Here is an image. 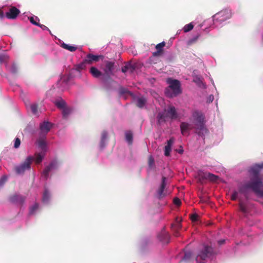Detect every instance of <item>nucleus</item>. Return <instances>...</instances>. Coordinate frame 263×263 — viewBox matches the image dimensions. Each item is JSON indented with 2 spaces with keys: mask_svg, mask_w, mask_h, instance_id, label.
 <instances>
[{
  "mask_svg": "<svg viewBox=\"0 0 263 263\" xmlns=\"http://www.w3.org/2000/svg\"><path fill=\"white\" fill-rule=\"evenodd\" d=\"M263 182L260 178H251L250 181L241 186L239 192L243 194L247 199L248 189H251L256 195L263 196Z\"/></svg>",
  "mask_w": 263,
  "mask_h": 263,
  "instance_id": "nucleus-1",
  "label": "nucleus"
},
{
  "mask_svg": "<svg viewBox=\"0 0 263 263\" xmlns=\"http://www.w3.org/2000/svg\"><path fill=\"white\" fill-rule=\"evenodd\" d=\"M213 254V249L208 246L203 245L198 251L196 260L198 263H204L207 258L210 257Z\"/></svg>",
  "mask_w": 263,
  "mask_h": 263,
  "instance_id": "nucleus-2",
  "label": "nucleus"
},
{
  "mask_svg": "<svg viewBox=\"0 0 263 263\" xmlns=\"http://www.w3.org/2000/svg\"><path fill=\"white\" fill-rule=\"evenodd\" d=\"M231 17V10L229 9H225L214 14L213 16V19L214 23H222L230 19Z\"/></svg>",
  "mask_w": 263,
  "mask_h": 263,
  "instance_id": "nucleus-3",
  "label": "nucleus"
},
{
  "mask_svg": "<svg viewBox=\"0 0 263 263\" xmlns=\"http://www.w3.org/2000/svg\"><path fill=\"white\" fill-rule=\"evenodd\" d=\"M193 117L195 120V125L197 129L200 131H206L203 114L200 111H195L193 114Z\"/></svg>",
  "mask_w": 263,
  "mask_h": 263,
  "instance_id": "nucleus-4",
  "label": "nucleus"
},
{
  "mask_svg": "<svg viewBox=\"0 0 263 263\" xmlns=\"http://www.w3.org/2000/svg\"><path fill=\"white\" fill-rule=\"evenodd\" d=\"M33 160V157L29 156L21 164L15 166L14 170L16 173L18 175L23 174L26 170H29L30 165Z\"/></svg>",
  "mask_w": 263,
  "mask_h": 263,
  "instance_id": "nucleus-5",
  "label": "nucleus"
},
{
  "mask_svg": "<svg viewBox=\"0 0 263 263\" xmlns=\"http://www.w3.org/2000/svg\"><path fill=\"white\" fill-rule=\"evenodd\" d=\"M170 87L173 90V93L170 95V97H173L181 93L180 83L177 80H171L169 82Z\"/></svg>",
  "mask_w": 263,
  "mask_h": 263,
  "instance_id": "nucleus-6",
  "label": "nucleus"
},
{
  "mask_svg": "<svg viewBox=\"0 0 263 263\" xmlns=\"http://www.w3.org/2000/svg\"><path fill=\"white\" fill-rule=\"evenodd\" d=\"M20 13V11L15 7H12L9 9V10L6 12V17L10 20L15 19Z\"/></svg>",
  "mask_w": 263,
  "mask_h": 263,
  "instance_id": "nucleus-7",
  "label": "nucleus"
},
{
  "mask_svg": "<svg viewBox=\"0 0 263 263\" xmlns=\"http://www.w3.org/2000/svg\"><path fill=\"white\" fill-rule=\"evenodd\" d=\"M167 117L171 120H175L178 118V114L175 107L173 106H169L167 109H165Z\"/></svg>",
  "mask_w": 263,
  "mask_h": 263,
  "instance_id": "nucleus-8",
  "label": "nucleus"
},
{
  "mask_svg": "<svg viewBox=\"0 0 263 263\" xmlns=\"http://www.w3.org/2000/svg\"><path fill=\"white\" fill-rule=\"evenodd\" d=\"M181 219L178 217H176L175 222L171 225L172 230L174 232V234L176 237H178L179 235V230L181 228Z\"/></svg>",
  "mask_w": 263,
  "mask_h": 263,
  "instance_id": "nucleus-9",
  "label": "nucleus"
},
{
  "mask_svg": "<svg viewBox=\"0 0 263 263\" xmlns=\"http://www.w3.org/2000/svg\"><path fill=\"white\" fill-rule=\"evenodd\" d=\"M115 68V62L112 61H106L105 62V67L104 71L105 73L109 76L112 74V71Z\"/></svg>",
  "mask_w": 263,
  "mask_h": 263,
  "instance_id": "nucleus-10",
  "label": "nucleus"
},
{
  "mask_svg": "<svg viewBox=\"0 0 263 263\" xmlns=\"http://www.w3.org/2000/svg\"><path fill=\"white\" fill-rule=\"evenodd\" d=\"M165 180L166 178L165 177H163L161 184L157 190V197L159 199L163 198L166 195V193L164 191V189L166 186Z\"/></svg>",
  "mask_w": 263,
  "mask_h": 263,
  "instance_id": "nucleus-11",
  "label": "nucleus"
},
{
  "mask_svg": "<svg viewBox=\"0 0 263 263\" xmlns=\"http://www.w3.org/2000/svg\"><path fill=\"white\" fill-rule=\"evenodd\" d=\"M52 124L49 122H44L40 124V128L41 134L45 136L51 129Z\"/></svg>",
  "mask_w": 263,
  "mask_h": 263,
  "instance_id": "nucleus-12",
  "label": "nucleus"
},
{
  "mask_svg": "<svg viewBox=\"0 0 263 263\" xmlns=\"http://www.w3.org/2000/svg\"><path fill=\"white\" fill-rule=\"evenodd\" d=\"M9 200L12 203L22 204L25 201V197L20 195L15 194L10 197Z\"/></svg>",
  "mask_w": 263,
  "mask_h": 263,
  "instance_id": "nucleus-13",
  "label": "nucleus"
},
{
  "mask_svg": "<svg viewBox=\"0 0 263 263\" xmlns=\"http://www.w3.org/2000/svg\"><path fill=\"white\" fill-rule=\"evenodd\" d=\"M263 168V163L255 165L251 168V173L253 175L252 178H259V173Z\"/></svg>",
  "mask_w": 263,
  "mask_h": 263,
  "instance_id": "nucleus-14",
  "label": "nucleus"
},
{
  "mask_svg": "<svg viewBox=\"0 0 263 263\" xmlns=\"http://www.w3.org/2000/svg\"><path fill=\"white\" fill-rule=\"evenodd\" d=\"M175 139L173 137H171L167 141V145L165 146L164 155L166 156L170 155V152L172 149V146L174 143Z\"/></svg>",
  "mask_w": 263,
  "mask_h": 263,
  "instance_id": "nucleus-15",
  "label": "nucleus"
},
{
  "mask_svg": "<svg viewBox=\"0 0 263 263\" xmlns=\"http://www.w3.org/2000/svg\"><path fill=\"white\" fill-rule=\"evenodd\" d=\"M165 46V42H162L159 44H158L156 46V48L157 49V51L153 53V55L154 57H159L161 55L163 51V47Z\"/></svg>",
  "mask_w": 263,
  "mask_h": 263,
  "instance_id": "nucleus-16",
  "label": "nucleus"
},
{
  "mask_svg": "<svg viewBox=\"0 0 263 263\" xmlns=\"http://www.w3.org/2000/svg\"><path fill=\"white\" fill-rule=\"evenodd\" d=\"M200 175L202 178L206 179H209V180L213 182H216L218 178V177L217 176H216L210 173H202Z\"/></svg>",
  "mask_w": 263,
  "mask_h": 263,
  "instance_id": "nucleus-17",
  "label": "nucleus"
},
{
  "mask_svg": "<svg viewBox=\"0 0 263 263\" xmlns=\"http://www.w3.org/2000/svg\"><path fill=\"white\" fill-rule=\"evenodd\" d=\"M100 57L101 56L88 54L85 59V62H87L88 64H91L93 62H98Z\"/></svg>",
  "mask_w": 263,
  "mask_h": 263,
  "instance_id": "nucleus-18",
  "label": "nucleus"
},
{
  "mask_svg": "<svg viewBox=\"0 0 263 263\" xmlns=\"http://www.w3.org/2000/svg\"><path fill=\"white\" fill-rule=\"evenodd\" d=\"M136 105L140 108H142L147 102V100L144 97H138L136 99Z\"/></svg>",
  "mask_w": 263,
  "mask_h": 263,
  "instance_id": "nucleus-19",
  "label": "nucleus"
},
{
  "mask_svg": "<svg viewBox=\"0 0 263 263\" xmlns=\"http://www.w3.org/2000/svg\"><path fill=\"white\" fill-rule=\"evenodd\" d=\"M107 136L108 134L105 130L103 131L102 133H101V138L100 144V147L101 148H103L106 145Z\"/></svg>",
  "mask_w": 263,
  "mask_h": 263,
  "instance_id": "nucleus-20",
  "label": "nucleus"
},
{
  "mask_svg": "<svg viewBox=\"0 0 263 263\" xmlns=\"http://www.w3.org/2000/svg\"><path fill=\"white\" fill-rule=\"evenodd\" d=\"M159 239L163 243H168L169 242L170 236L168 234L165 232H162L159 235Z\"/></svg>",
  "mask_w": 263,
  "mask_h": 263,
  "instance_id": "nucleus-21",
  "label": "nucleus"
},
{
  "mask_svg": "<svg viewBox=\"0 0 263 263\" xmlns=\"http://www.w3.org/2000/svg\"><path fill=\"white\" fill-rule=\"evenodd\" d=\"M180 127L182 135H184L186 132L192 129L191 125L186 122H182Z\"/></svg>",
  "mask_w": 263,
  "mask_h": 263,
  "instance_id": "nucleus-22",
  "label": "nucleus"
},
{
  "mask_svg": "<svg viewBox=\"0 0 263 263\" xmlns=\"http://www.w3.org/2000/svg\"><path fill=\"white\" fill-rule=\"evenodd\" d=\"M166 117H167V116L165 112H159L157 117L158 124L161 125L162 123H164L165 122Z\"/></svg>",
  "mask_w": 263,
  "mask_h": 263,
  "instance_id": "nucleus-23",
  "label": "nucleus"
},
{
  "mask_svg": "<svg viewBox=\"0 0 263 263\" xmlns=\"http://www.w3.org/2000/svg\"><path fill=\"white\" fill-rule=\"evenodd\" d=\"M54 163H50V164L46 166L42 173V176L45 178V179H47L49 176V174L51 170H52V166Z\"/></svg>",
  "mask_w": 263,
  "mask_h": 263,
  "instance_id": "nucleus-24",
  "label": "nucleus"
},
{
  "mask_svg": "<svg viewBox=\"0 0 263 263\" xmlns=\"http://www.w3.org/2000/svg\"><path fill=\"white\" fill-rule=\"evenodd\" d=\"M37 144L44 151L46 150V142L43 138H40L37 140Z\"/></svg>",
  "mask_w": 263,
  "mask_h": 263,
  "instance_id": "nucleus-25",
  "label": "nucleus"
},
{
  "mask_svg": "<svg viewBox=\"0 0 263 263\" xmlns=\"http://www.w3.org/2000/svg\"><path fill=\"white\" fill-rule=\"evenodd\" d=\"M90 72L95 78H99L102 74L101 72L95 67H91L90 68Z\"/></svg>",
  "mask_w": 263,
  "mask_h": 263,
  "instance_id": "nucleus-26",
  "label": "nucleus"
},
{
  "mask_svg": "<svg viewBox=\"0 0 263 263\" xmlns=\"http://www.w3.org/2000/svg\"><path fill=\"white\" fill-rule=\"evenodd\" d=\"M45 156V152L41 153H36L35 154V161L36 163L39 164L41 163Z\"/></svg>",
  "mask_w": 263,
  "mask_h": 263,
  "instance_id": "nucleus-27",
  "label": "nucleus"
},
{
  "mask_svg": "<svg viewBox=\"0 0 263 263\" xmlns=\"http://www.w3.org/2000/svg\"><path fill=\"white\" fill-rule=\"evenodd\" d=\"M87 64H88V63L87 62H85V59L83 62L75 66V69L77 71H80L81 70L85 69Z\"/></svg>",
  "mask_w": 263,
  "mask_h": 263,
  "instance_id": "nucleus-28",
  "label": "nucleus"
},
{
  "mask_svg": "<svg viewBox=\"0 0 263 263\" xmlns=\"http://www.w3.org/2000/svg\"><path fill=\"white\" fill-rule=\"evenodd\" d=\"M61 46L64 49L69 50L71 52H73L76 51L77 49V47L76 46L70 45L65 43H63Z\"/></svg>",
  "mask_w": 263,
  "mask_h": 263,
  "instance_id": "nucleus-29",
  "label": "nucleus"
},
{
  "mask_svg": "<svg viewBox=\"0 0 263 263\" xmlns=\"http://www.w3.org/2000/svg\"><path fill=\"white\" fill-rule=\"evenodd\" d=\"M125 138L126 141L129 144H132L133 136V133L130 130H127L125 132Z\"/></svg>",
  "mask_w": 263,
  "mask_h": 263,
  "instance_id": "nucleus-30",
  "label": "nucleus"
},
{
  "mask_svg": "<svg viewBox=\"0 0 263 263\" xmlns=\"http://www.w3.org/2000/svg\"><path fill=\"white\" fill-rule=\"evenodd\" d=\"M62 110V116L63 118L64 119H67L68 116L71 112V109L69 107H66L64 108Z\"/></svg>",
  "mask_w": 263,
  "mask_h": 263,
  "instance_id": "nucleus-31",
  "label": "nucleus"
},
{
  "mask_svg": "<svg viewBox=\"0 0 263 263\" xmlns=\"http://www.w3.org/2000/svg\"><path fill=\"white\" fill-rule=\"evenodd\" d=\"M119 93H120V95H125V94H128V95H129L131 96H134V94L132 92L129 91L128 90V89H127L126 88H124L123 87H120L119 88Z\"/></svg>",
  "mask_w": 263,
  "mask_h": 263,
  "instance_id": "nucleus-32",
  "label": "nucleus"
},
{
  "mask_svg": "<svg viewBox=\"0 0 263 263\" xmlns=\"http://www.w3.org/2000/svg\"><path fill=\"white\" fill-rule=\"evenodd\" d=\"M55 104L57 107L61 109H62L66 107V102L63 100L56 101Z\"/></svg>",
  "mask_w": 263,
  "mask_h": 263,
  "instance_id": "nucleus-33",
  "label": "nucleus"
},
{
  "mask_svg": "<svg viewBox=\"0 0 263 263\" xmlns=\"http://www.w3.org/2000/svg\"><path fill=\"white\" fill-rule=\"evenodd\" d=\"M39 205L37 203H35L32 206L30 207L29 210V214L33 215L35 213L36 210L38 209Z\"/></svg>",
  "mask_w": 263,
  "mask_h": 263,
  "instance_id": "nucleus-34",
  "label": "nucleus"
},
{
  "mask_svg": "<svg viewBox=\"0 0 263 263\" xmlns=\"http://www.w3.org/2000/svg\"><path fill=\"white\" fill-rule=\"evenodd\" d=\"M30 109L32 113L34 115L38 114V106L36 104H32L30 105Z\"/></svg>",
  "mask_w": 263,
  "mask_h": 263,
  "instance_id": "nucleus-35",
  "label": "nucleus"
},
{
  "mask_svg": "<svg viewBox=\"0 0 263 263\" xmlns=\"http://www.w3.org/2000/svg\"><path fill=\"white\" fill-rule=\"evenodd\" d=\"M193 27H194V25H193V24L190 23L187 25H185L184 26L183 30L184 32H187L191 31V30H192Z\"/></svg>",
  "mask_w": 263,
  "mask_h": 263,
  "instance_id": "nucleus-36",
  "label": "nucleus"
},
{
  "mask_svg": "<svg viewBox=\"0 0 263 263\" xmlns=\"http://www.w3.org/2000/svg\"><path fill=\"white\" fill-rule=\"evenodd\" d=\"M50 198V194L47 190H45L43 197V201L44 202H47Z\"/></svg>",
  "mask_w": 263,
  "mask_h": 263,
  "instance_id": "nucleus-37",
  "label": "nucleus"
},
{
  "mask_svg": "<svg viewBox=\"0 0 263 263\" xmlns=\"http://www.w3.org/2000/svg\"><path fill=\"white\" fill-rule=\"evenodd\" d=\"M148 166L151 168H153L155 165V161L154 158L150 156L148 161Z\"/></svg>",
  "mask_w": 263,
  "mask_h": 263,
  "instance_id": "nucleus-38",
  "label": "nucleus"
},
{
  "mask_svg": "<svg viewBox=\"0 0 263 263\" xmlns=\"http://www.w3.org/2000/svg\"><path fill=\"white\" fill-rule=\"evenodd\" d=\"M239 209L240 210L243 212V213H246L247 212V209H246V205L242 203V202L241 201H240V203H239Z\"/></svg>",
  "mask_w": 263,
  "mask_h": 263,
  "instance_id": "nucleus-39",
  "label": "nucleus"
},
{
  "mask_svg": "<svg viewBox=\"0 0 263 263\" xmlns=\"http://www.w3.org/2000/svg\"><path fill=\"white\" fill-rule=\"evenodd\" d=\"M20 144H21V140H20V139L18 138H16L15 139L14 147L15 148H17L18 147H19Z\"/></svg>",
  "mask_w": 263,
  "mask_h": 263,
  "instance_id": "nucleus-40",
  "label": "nucleus"
},
{
  "mask_svg": "<svg viewBox=\"0 0 263 263\" xmlns=\"http://www.w3.org/2000/svg\"><path fill=\"white\" fill-rule=\"evenodd\" d=\"M192 256V253L191 252H185L183 257L184 260H189Z\"/></svg>",
  "mask_w": 263,
  "mask_h": 263,
  "instance_id": "nucleus-41",
  "label": "nucleus"
},
{
  "mask_svg": "<svg viewBox=\"0 0 263 263\" xmlns=\"http://www.w3.org/2000/svg\"><path fill=\"white\" fill-rule=\"evenodd\" d=\"M17 67H16V66L14 64L13 65L11 69V72L13 74H16L17 73Z\"/></svg>",
  "mask_w": 263,
  "mask_h": 263,
  "instance_id": "nucleus-42",
  "label": "nucleus"
},
{
  "mask_svg": "<svg viewBox=\"0 0 263 263\" xmlns=\"http://www.w3.org/2000/svg\"><path fill=\"white\" fill-rule=\"evenodd\" d=\"M198 215L197 214H193L191 216V219L193 221H196L198 220Z\"/></svg>",
  "mask_w": 263,
  "mask_h": 263,
  "instance_id": "nucleus-43",
  "label": "nucleus"
},
{
  "mask_svg": "<svg viewBox=\"0 0 263 263\" xmlns=\"http://www.w3.org/2000/svg\"><path fill=\"white\" fill-rule=\"evenodd\" d=\"M7 59L6 55L2 54H0V63H2L5 62Z\"/></svg>",
  "mask_w": 263,
  "mask_h": 263,
  "instance_id": "nucleus-44",
  "label": "nucleus"
},
{
  "mask_svg": "<svg viewBox=\"0 0 263 263\" xmlns=\"http://www.w3.org/2000/svg\"><path fill=\"white\" fill-rule=\"evenodd\" d=\"M238 192L235 191L231 196V199L233 200H236L238 197Z\"/></svg>",
  "mask_w": 263,
  "mask_h": 263,
  "instance_id": "nucleus-45",
  "label": "nucleus"
},
{
  "mask_svg": "<svg viewBox=\"0 0 263 263\" xmlns=\"http://www.w3.org/2000/svg\"><path fill=\"white\" fill-rule=\"evenodd\" d=\"M29 20L30 23H32V24L36 25V26L39 25V23L34 20V18L33 17L31 16V17H29Z\"/></svg>",
  "mask_w": 263,
  "mask_h": 263,
  "instance_id": "nucleus-46",
  "label": "nucleus"
},
{
  "mask_svg": "<svg viewBox=\"0 0 263 263\" xmlns=\"http://www.w3.org/2000/svg\"><path fill=\"white\" fill-rule=\"evenodd\" d=\"M37 26L40 27L41 28H42L44 30H48L51 33L50 30L45 25H42V24H41L39 23V25H37Z\"/></svg>",
  "mask_w": 263,
  "mask_h": 263,
  "instance_id": "nucleus-47",
  "label": "nucleus"
},
{
  "mask_svg": "<svg viewBox=\"0 0 263 263\" xmlns=\"http://www.w3.org/2000/svg\"><path fill=\"white\" fill-rule=\"evenodd\" d=\"M174 203L176 205H180L181 204V201L179 198H175L174 199Z\"/></svg>",
  "mask_w": 263,
  "mask_h": 263,
  "instance_id": "nucleus-48",
  "label": "nucleus"
},
{
  "mask_svg": "<svg viewBox=\"0 0 263 263\" xmlns=\"http://www.w3.org/2000/svg\"><path fill=\"white\" fill-rule=\"evenodd\" d=\"M6 181V177L5 176H3L1 179H0V187L3 185V184L5 183V182Z\"/></svg>",
  "mask_w": 263,
  "mask_h": 263,
  "instance_id": "nucleus-49",
  "label": "nucleus"
},
{
  "mask_svg": "<svg viewBox=\"0 0 263 263\" xmlns=\"http://www.w3.org/2000/svg\"><path fill=\"white\" fill-rule=\"evenodd\" d=\"M50 163H54L52 166V169L53 168H57L58 167V163L57 161H53Z\"/></svg>",
  "mask_w": 263,
  "mask_h": 263,
  "instance_id": "nucleus-50",
  "label": "nucleus"
},
{
  "mask_svg": "<svg viewBox=\"0 0 263 263\" xmlns=\"http://www.w3.org/2000/svg\"><path fill=\"white\" fill-rule=\"evenodd\" d=\"M129 67H130L129 65L124 66L122 68V71L124 73L126 72L127 71V70L128 69V68H129Z\"/></svg>",
  "mask_w": 263,
  "mask_h": 263,
  "instance_id": "nucleus-51",
  "label": "nucleus"
},
{
  "mask_svg": "<svg viewBox=\"0 0 263 263\" xmlns=\"http://www.w3.org/2000/svg\"><path fill=\"white\" fill-rule=\"evenodd\" d=\"M5 16H6L5 14H4V11L2 10V9H0V18H4Z\"/></svg>",
  "mask_w": 263,
  "mask_h": 263,
  "instance_id": "nucleus-52",
  "label": "nucleus"
},
{
  "mask_svg": "<svg viewBox=\"0 0 263 263\" xmlns=\"http://www.w3.org/2000/svg\"><path fill=\"white\" fill-rule=\"evenodd\" d=\"M225 242V240L224 239H222V240H220L218 241V243L219 245H221L222 244H223Z\"/></svg>",
  "mask_w": 263,
  "mask_h": 263,
  "instance_id": "nucleus-53",
  "label": "nucleus"
},
{
  "mask_svg": "<svg viewBox=\"0 0 263 263\" xmlns=\"http://www.w3.org/2000/svg\"><path fill=\"white\" fill-rule=\"evenodd\" d=\"M178 152L179 154H182V153H183V149H179V150L178 151Z\"/></svg>",
  "mask_w": 263,
  "mask_h": 263,
  "instance_id": "nucleus-54",
  "label": "nucleus"
},
{
  "mask_svg": "<svg viewBox=\"0 0 263 263\" xmlns=\"http://www.w3.org/2000/svg\"><path fill=\"white\" fill-rule=\"evenodd\" d=\"M194 82H201V80L199 78L197 79V80H194Z\"/></svg>",
  "mask_w": 263,
  "mask_h": 263,
  "instance_id": "nucleus-55",
  "label": "nucleus"
},
{
  "mask_svg": "<svg viewBox=\"0 0 263 263\" xmlns=\"http://www.w3.org/2000/svg\"><path fill=\"white\" fill-rule=\"evenodd\" d=\"M211 97H212V100L211 101H212V100H213V99L214 98V97L213 96H212Z\"/></svg>",
  "mask_w": 263,
  "mask_h": 263,
  "instance_id": "nucleus-56",
  "label": "nucleus"
},
{
  "mask_svg": "<svg viewBox=\"0 0 263 263\" xmlns=\"http://www.w3.org/2000/svg\"><path fill=\"white\" fill-rule=\"evenodd\" d=\"M211 98V96L210 97V100H212V98Z\"/></svg>",
  "mask_w": 263,
  "mask_h": 263,
  "instance_id": "nucleus-57",
  "label": "nucleus"
}]
</instances>
